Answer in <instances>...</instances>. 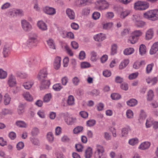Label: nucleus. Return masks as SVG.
<instances>
[{
  "instance_id": "052dcab7",
  "label": "nucleus",
  "mask_w": 158,
  "mask_h": 158,
  "mask_svg": "<svg viewBox=\"0 0 158 158\" xmlns=\"http://www.w3.org/2000/svg\"><path fill=\"white\" fill-rule=\"evenodd\" d=\"M72 81L75 85H77L80 82V80L78 77H76L72 79Z\"/></svg>"
},
{
  "instance_id": "0e129e2a",
  "label": "nucleus",
  "mask_w": 158,
  "mask_h": 158,
  "mask_svg": "<svg viewBox=\"0 0 158 158\" xmlns=\"http://www.w3.org/2000/svg\"><path fill=\"white\" fill-rule=\"evenodd\" d=\"M75 148L77 151L78 152H81L83 148V147L82 145L78 144L75 145Z\"/></svg>"
},
{
  "instance_id": "39448f33",
  "label": "nucleus",
  "mask_w": 158,
  "mask_h": 158,
  "mask_svg": "<svg viewBox=\"0 0 158 158\" xmlns=\"http://www.w3.org/2000/svg\"><path fill=\"white\" fill-rule=\"evenodd\" d=\"M43 10L45 13L51 15H54L56 13V10L54 8L48 6L44 7Z\"/></svg>"
},
{
  "instance_id": "f3484780",
  "label": "nucleus",
  "mask_w": 158,
  "mask_h": 158,
  "mask_svg": "<svg viewBox=\"0 0 158 158\" xmlns=\"http://www.w3.org/2000/svg\"><path fill=\"white\" fill-rule=\"evenodd\" d=\"M158 50V42H156L152 45L150 51L151 54L152 55L156 53Z\"/></svg>"
},
{
  "instance_id": "09e8293b",
  "label": "nucleus",
  "mask_w": 158,
  "mask_h": 158,
  "mask_svg": "<svg viewBox=\"0 0 158 158\" xmlns=\"http://www.w3.org/2000/svg\"><path fill=\"white\" fill-rule=\"evenodd\" d=\"M135 24L137 27H142L145 25V23L140 19L138 21H136L135 23Z\"/></svg>"
},
{
  "instance_id": "393cba45",
  "label": "nucleus",
  "mask_w": 158,
  "mask_h": 158,
  "mask_svg": "<svg viewBox=\"0 0 158 158\" xmlns=\"http://www.w3.org/2000/svg\"><path fill=\"white\" fill-rule=\"evenodd\" d=\"M24 98L27 101H31L33 100V98L30 94L28 92H24L23 94Z\"/></svg>"
},
{
  "instance_id": "4d7b16f0",
  "label": "nucleus",
  "mask_w": 158,
  "mask_h": 158,
  "mask_svg": "<svg viewBox=\"0 0 158 158\" xmlns=\"http://www.w3.org/2000/svg\"><path fill=\"white\" fill-rule=\"evenodd\" d=\"M139 75L138 72H136L130 74L129 76V78L130 80H132L136 78Z\"/></svg>"
},
{
  "instance_id": "f257e3e1",
  "label": "nucleus",
  "mask_w": 158,
  "mask_h": 158,
  "mask_svg": "<svg viewBox=\"0 0 158 158\" xmlns=\"http://www.w3.org/2000/svg\"><path fill=\"white\" fill-rule=\"evenodd\" d=\"M143 17L148 20L154 21L158 19V10L157 9L148 11L143 13Z\"/></svg>"
},
{
  "instance_id": "6e6d98bb",
  "label": "nucleus",
  "mask_w": 158,
  "mask_h": 158,
  "mask_svg": "<svg viewBox=\"0 0 158 158\" xmlns=\"http://www.w3.org/2000/svg\"><path fill=\"white\" fill-rule=\"evenodd\" d=\"M16 75L21 78H24L26 77L27 75L25 73L20 72H17L16 73Z\"/></svg>"
},
{
  "instance_id": "79ce46f5",
  "label": "nucleus",
  "mask_w": 158,
  "mask_h": 158,
  "mask_svg": "<svg viewBox=\"0 0 158 158\" xmlns=\"http://www.w3.org/2000/svg\"><path fill=\"white\" fill-rule=\"evenodd\" d=\"M74 102V98L73 97L72 95H70L67 100L68 104L69 105H72Z\"/></svg>"
},
{
  "instance_id": "5fc2aeb1",
  "label": "nucleus",
  "mask_w": 158,
  "mask_h": 158,
  "mask_svg": "<svg viewBox=\"0 0 158 158\" xmlns=\"http://www.w3.org/2000/svg\"><path fill=\"white\" fill-rule=\"evenodd\" d=\"M126 115L128 118H132L133 117V112L132 111L130 110H127Z\"/></svg>"
},
{
  "instance_id": "bb28decb",
  "label": "nucleus",
  "mask_w": 158,
  "mask_h": 158,
  "mask_svg": "<svg viewBox=\"0 0 158 158\" xmlns=\"http://www.w3.org/2000/svg\"><path fill=\"white\" fill-rule=\"evenodd\" d=\"M11 98L7 94H6L4 97V103L6 105H8L11 100Z\"/></svg>"
},
{
  "instance_id": "8fccbe9b",
  "label": "nucleus",
  "mask_w": 158,
  "mask_h": 158,
  "mask_svg": "<svg viewBox=\"0 0 158 158\" xmlns=\"http://www.w3.org/2000/svg\"><path fill=\"white\" fill-rule=\"evenodd\" d=\"M148 100L149 101L151 100L153 98L154 96V94L153 91L151 90H150L149 91L148 94Z\"/></svg>"
},
{
  "instance_id": "4468645a",
  "label": "nucleus",
  "mask_w": 158,
  "mask_h": 158,
  "mask_svg": "<svg viewBox=\"0 0 158 158\" xmlns=\"http://www.w3.org/2000/svg\"><path fill=\"white\" fill-rule=\"evenodd\" d=\"M154 31L153 29L150 28L148 30L145 35V38L146 40H149L152 38L153 36Z\"/></svg>"
},
{
  "instance_id": "7c9ffc66",
  "label": "nucleus",
  "mask_w": 158,
  "mask_h": 158,
  "mask_svg": "<svg viewBox=\"0 0 158 158\" xmlns=\"http://www.w3.org/2000/svg\"><path fill=\"white\" fill-rule=\"evenodd\" d=\"M88 0H77L76 2L77 5L79 7L81 6H85Z\"/></svg>"
},
{
  "instance_id": "37998d69",
  "label": "nucleus",
  "mask_w": 158,
  "mask_h": 158,
  "mask_svg": "<svg viewBox=\"0 0 158 158\" xmlns=\"http://www.w3.org/2000/svg\"><path fill=\"white\" fill-rule=\"evenodd\" d=\"M47 138L50 142H52L54 139L53 135L52 132H49L47 135Z\"/></svg>"
},
{
  "instance_id": "aec40b11",
  "label": "nucleus",
  "mask_w": 158,
  "mask_h": 158,
  "mask_svg": "<svg viewBox=\"0 0 158 158\" xmlns=\"http://www.w3.org/2000/svg\"><path fill=\"white\" fill-rule=\"evenodd\" d=\"M105 38V36L102 33L97 34L94 37V40L98 42L102 41L104 40Z\"/></svg>"
},
{
  "instance_id": "5701e85b",
  "label": "nucleus",
  "mask_w": 158,
  "mask_h": 158,
  "mask_svg": "<svg viewBox=\"0 0 158 158\" xmlns=\"http://www.w3.org/2000/svg\"><path fill=\"white\" fill-rule=\"evenodd\" d=\"M129 60L128 59L123 60L119 65V69H123L125 68L129 64Z\"/></svg>"
},
{
  "instance_id": "603ef678",
  "label": "nucleus",
  "mask_w": 158,
  "mask_h": 158,
  "mask_svg": "<svg viewBox=\"0 0 158 158\" xmlns=\"http://www.w3.org/2000/svg\"><path fill=\"white\" fill-rule=\"evenodd\" d=\"M39 133V130L37 127L34 128L31 132V135L33 136H35L37 135Z\"/></svg>"
},
{
  "instance_id": "7ed1b4c3",
  "label": "nucleus",
  "mask_w": 158,
  "mask_h": 158,
  "mask_svg": "<svg viewBox=\"0 0 158 158\" xmlns=\"http://www.w3.org/2000/svg\"><path fill=\"white\" fill-rule=\"evenodd\" d=\"M142 34V32L140 30H135L133 31L129 40V42L134 44L137 41L138 38Z\"/></svg>"
},
{
  "instance_id": "2eb2a0df",
  "label": "nucleus",
  "mask_w": 158,
  "mask_h": 158,
  "mask_svg": "<svg viewBox=\"0 0 158 158\" xmlns=\"http://www.w3.org/2000/svg\"><path fill=\"white\" fill-rule=\"evenodd\" d=\"M61 60V58L60 57L57 56L56 57L54 63V68L55 69H58L60 68Z\"/></svg>"
},
{
  "instance_id": "c9c22d12",
  "label": "nucleus",
  "mask_w": 158,
  "mask_h": 158,
  "mask_svg": "<svg viewBox=\"0 0 158 158\" xmlns=\"http://www.w3.org/2000/svg\"><path fill=\"white\" fill-rule=\"evenodd\" d=\"M16 124L19 127H26L27 126V125L25 123L21 121H17L16 122Z\"/></svg>"
},
{
  "instance_id": "72a5a7b5",
  "label": "nucleus",
  "mask_w": 158,
  "mask_h": 158,
  "mask_svg": "<svg viewBox=\"0 0 158 158\" xmlns=\"http://www.w3.org/2000/svg\"><path fill=\"white\" fill-rule=\"evenodd\" d=\"M139 52L140 55H143L146 52V48L145 45L142 44H141L139 48Z\"/></svg>"
},
{
  "instance_id": "e433bc0d",
  "label": "nucleus",
  "mask_w": 158,
  "mask_h": 158,
  "mask_svg": "<svg viewBox=\"0 0 158 158\" xmlns=\"http://www.w3.org/2000/svg\"><path fill=\"white\" fill-rule=\"evenodd\" d=\"M83 127L81 126H77L73 129V133L75 134H78L81 132L83 129Z\"/></svg>"
},
{
  "instance_id": "1a4fd4ad",
  "label": "nucleus",
  "mask_w": 158,
  "mask_h": 158,
  "mask_svg": "<svg viewBox=\"0 0 158 158\" xmlns=\"http://www.w3.org/2000/svg\"><path fill=\"white\" fill-rule=\"evenodd\" d=\"M50 84V82L49 80L42 81L40 86V90H42L48 89Z\"/></svg>"
},
{
  "instance_id": "9d476101",
  "label": "nucleus",
  "mask_w": 158,
  "mask_h": 158,
  "mask_svg": "<svg viewBox=\"0 0 158 158\" xmlns=\"http://www.w3.org/2000/svg\"><path fill=\"white\" fill-rule=\"evenodd\" d=\"M11 48L8 44L5 45L3 48V54L4 57L8 56L10 53Z\"/></svg>"
},
{
  "instance_id": "e2e57ef3",
  "label": "nucleus",
  "mask_w": 158,
  "mask_h": 158,
  "mask_svg": "<svg viewBox=\"0 0 158 158\" xmlns=\"http://www.w3.org/2000/svg\"><path fill=\"white\" fill-rule=\"evenodd\" d=\"M24 144L22 142H20L17 144L16 147L17 149L19 150L23 148Z\"/></svg>"
},
{
  "instance_id": "3c124183",
  "label": "nucleus",
  "mask_w": 158,
  "mask_h": 158,
  "mask_svg": "<svg viewBox=\"0 0 158 158\" xmlns=\"http://www.w3.org/2000/svg\"><path fill=\"white\" fill-rule=\"evenodd\" d=\"M100 16V13L98 12H94L92 15V17L94 20L98 19Z\"/></svg>"
},
{
  "instance_id": "49530a36",
  "label": "nucleus",
  "mask_w": 158,
  "mask_h": 158,
  "mask_svg": "<svg viewBox=\"0 0 158 158\" xmlns=\"http://www.w3.org/2000/svg\"><path fill=\"white\" fill-rule=\"evenodd\" d=\"M133 22L135 23L136 21L140 19V15L139 14H135L133 15L132 17Z\"/></svg>"
},
{
  "instance_id": "a878e982",
  "label": "nucleus",
  "mask_w": 158,
  "mask_h": 158,
  "mask_svg": "<svg viewBox=\"0 0 158 158\" xmlns=\"http://www.w3.org/2000/svg\"><path fill=\"white\" fill-rule=\"evenodd\" d=\"M90 55H91V60L93 62L96 61L98 59L97 53L94 51H92L91 52Z\"/></svg>"
},
{
  "instance_id": "69168bd1",
  "label": "nucleus",
  "mask_w": 158,
  "mask_h": 158,
  "mask_svg": "<svg viewBox=\"0 0 158 158\" xmlns=\"http://www.w3.org/2000/svg\"><path fill=\"white\" fill-rule=\"evenodd\" d=\"M37 37V35L36 34L31 32L29 35V39H35V40H38Z\"/></svg>"
},
{
  "instance_id": "f03ea898",
  "label": "nucleus",
  "mask_w": 158,
  "mask_h": 158,
  "mask_svg": "<svg viewBox=\"0 0 158 158\" xmlns=\"http://www.w3.org/2000/svg\"><path fill=\"white\" fill-rule=\"evenodd\" d=\"M149 4L145 2L139 1L135 3L134 8L136 10H143L148 8Z\"/></svg>"
},
{
  "instance_id": "423d86ee",
  "label": "nucleus",
  "mask_w": 158,
  "mask_h": 158,
  "mask_svg": "<svg viewBox=\"0 0 158 158\" xmlns=\"http://www.w3.org/2000/svg\"><path fill=\"white\" fill-rule=\"evenodd\" d=\"M99 4V8L101 10L107 9L109 5V3L105 0H99L97 1Z\"/></svg>"
},
{
  "instance_id": "f8f14e48",
  "label": "nucleus",
  "mask_w": 158,
  "mask_h": 158,
  "mask_svg": "<svg viewBox=\"0 0 158 158\" xmlns=\"http://www.w3.org/2000/svg\"><path fill=\"white\" fill-rule=\"evenodd\" d=\"M16 84V81L14 76L12 74L10 75L9 77L8 84L10 87H13Z\"/></svg>"
},
{
  "instance_id": "de8ad7c7",
  "label": "nucleus",
  "mask_w": 158,
  "mask_h": 158,
  "mask_svg": "<svg viewBox=\"0 0 158 158\" xmlns=\"http://www.w3.org/2000/svg\"><path fill=\"white\" fill-rule=\"evenodd\" d=\"M96 123V121L94 119L89 120L86 122V124L88 127H92L94 126Z\"/></svg>"
},
{
  "instance_id": "473e14b6",
  "label": "nucleus",
  "mask_w": 158,
  "mask_h": 158,
  "mask_svg": "<svg viewBox=\"0 0 158 158\" xmlns=\"http://www.w3.org/2000/svg\"><path fill=\"white\" fill-rule=\"evenodd\" d=\"M139 142V139L137 138H132L130 139L129 141V144L132 146L137 144Z\"/></svg>"
},
{
  "instance_id": "6ab92c4d",
  "label": "nucleus",
  "mask_w": 158,
  "mask_h": 158,
  "mask_svg": "<svg viewBox=\"0 0 158 158\" xmlns=\"http://www.w3.org/2000/svg\"><path fill=\"white\" fill-rule=\"evenodd\" d=\"M37 25L39 29L42 31H45L47 29V25L42 21H39Z\"/></svg>"
},
{
  "instance_id": "c756f323",
  "label": "nucleus",
  "mask_w": 158,
  "mask_h": 158,
  "mask_svg": "<svg viewBox=\"0 0 158 158\" xmlns=\"http://www.w3.org/2000/svg\"><path fill=\"white\" fill-rule=\"evenodd\" d=\"M24 105L22 103H20L18 106V112L19 114H21L24 111Z\"/></svg>"
},
{
  "instance_id": "cd10ccee",
  "label": "nucleus",
  "mask_w": 158,
  "mask_h": 158,
  "mask_svg": "<svg viewBox=\"0 0 158 158\" xmlns=\"http://www.w3.org/2000/svg\"><path fill=\"white\" fill-rule=\"evenodd\" d=\"M49 47L51 49H55V44L53 40L52 39H49L47 41Z\"/></svg>"
},
{
  "instance_id": "6e6552de",
  "label": "nucleus",
  "mask_w": 158,
  "mask_h": 158,
  "mask_svg": "<svg viewBox=\"0 0 158 158\" xmlns=\"http://www.w3.org/2000/svg\"><path fill=\"white\" fill-rule=\"evenodd\" d=\"M48 75L47 70L46 68H44L40 70L39 73L37 78L39 80H42L43 78L47 77Z\"/></svg>"
},
{
  "instance_id": "a18cd8bd",
  "label": "nucleus",
  "mask_w": 158,
  "mask_h": 158,
  "mask_svg": "<svg viewBox=\"0 0 158 158\" xmlns=\"http://www.w3.org/2000/svg\"><path fill=\"white\" fill-rule=\"evenodd\" d=\"M130 13L129 10H125L121 13L120 17L121 18H124L130 14Z\"/></svg>"
},
{
  "instance_id": "412c9836",
  "label": "nucleus",
  "mask_w": 158,
  "mask_h": 158,
  "mask_svg": "<svg viewBox=\"0 0 158 158\" xmlns=\"http://www.w3.org/2000/svg\"><path fill=\"white\" fill-rule=\"evenodd\" d=\"M66 13L67 15L70 19H75V13L73 10L68 8L66 10Z\"/></svg>"
},
{
  "instance_id": "2f4dec72",
  "label": "nucleus",
  "mask_w": 158,
  "mask_h": 158,
  "mask_svg": "<svg viewBox=\"0 0 158 158\" xmlns=\"http://www.w3.org/2000/svg\"><path fill=\"white\" fill-rule=\"evenodd\" d=\"M33 84L34 83L32 81L27 82L23 84V86L25 89H29L31 87Z\"/></svg>"
},
{
  "instance_id": "0eeeda50",
  "label": "nucleus",
  "mask_w": 158,
  "mask_h": 158,
  "mask_svg": "<svg viewBox=\"0 0 158 158\" xmlns=\"http://www.w3.org/2000/svg\"><path fill=\"white\" fill-rule=\"evenodd\" d=\"M23 28L26 31H29L31 29V26L30 23L25 20L21 21Z\"/></svg>"
},
{
  "instance_id": "680f3d73",
  "label": "nucleus",
  "mask_w": 158,
  "mask_h": 158,
  "mask_svg": "<svg viewBox=\"0 0 158 158\" xmlns=\"http://www.w3.org/2000/svg\"><path fill=\"white\" fill-rule=\"evenodd\" d=\"M90 64L88 62H85L82 63L81 64V66L82 68H86L89 67Z\"/></svg>"
},
{
  "instance_id": "4c0bfd02",
  "label": "nucleus",
  "mask_w": 158,
  "mask_h": 158,
  "mask_svg": "<svg viewBox=\"0 0 158 158\" xmlns=\"http://www.w3.org/2000/svg\"><path fill=\"white\" fill-rule=\"evenodd\" d=\"M52 98V95L50 93L48 94L45 95L44 98V101L45 102H49Z\"/></svg>"
},
{
  "instance_id": "ea45409f",
  "label": "nucleus",
  "mask_w": 158,
  "mask_h": 158,
  "mask_svg": "<svg viewBox=\"0 0 158 158\" xmlns=\"http://www.w3.org/2000/svg\"><path fill=\"white\" fill-rule=\"evenodd\" d=\"M153 66V64H150L147 65L146 69V73L147 74H149L151 72Z\"/></svg>"
},
{
  "instance_id": "4be33fe9",
  "label": "nucleus",
  "mask_w": 158,
  "mask_h": 158,
  "mask_svg": "<svg viewBox=\"0 0 158 158\" xmlns=\"http://www.w3.org/2000/svg\"><path fill=\"white\" fill-rule=\"evenodd\" d=\"M92 155V149L90 147L87 148L85 152V158H90Z\"/></svg>"
},
{
  "instance_id": "20e7f679",
  "label": "nucleus",
  "mask_w": 158,
  "mask_h": 158,
  "mask_svg": "<svg viewBox=\"0 0 158 158\" xmlns=\"http://www.w3.org/2000/svg\"><path fill=\"white\" fill-rule=\"evenodd\" d=\"M104 150L103 147L99 145L98 146L97 150L95 151L94 154L95 158H105V156L103 154Z\"/></svg>"
},
{
  "instance_id": "13d9d810",
  "label": "nucleus",
  "mask_w": 158,
  "mask_h": 158,
  "mask_svg": "<svg viewBox=\"0 0 158 158\" xmlns=\"http://www.w3.org/2000/svg\"><path fill=\"white\" fill-rule=\"evenodd\" d=\"M105 16L107 19H110L114 17V14L112 12H108L106 13Z\"/></svg>"
},
{
  "instance_id": "c85d7f7f",
  "label": "nucleus",
  "mask_w": 158,
  "mask_h": 158,
  "mask_svg": "<svg viewBox=\"0 0 158 158\" xmlns=\"http://www.w3.org/2000/svg\"><path fill=\"white\" fill-rule=\"evenodd\" d=\"M134 51L133 48H130L126 49L123 51L124 54L125 55H128L132 54Z\"/></svg>"
},
{
  "instance_id": "864d4df0",
  "label": "nucleus",
  "mask_w": 158,
  "mask_h": 158,
  "mask_svg": "<svg viewBox=\"0 0 158 158\" xmlns=\"http://www.w3.org/2000/svg\"><path fill=\"white\" fill-rule=\"evenodd\" d=\"M12 113L13 111L12 110L7 109H4L2 110V113L4 115L11 114Z\"/></svg>"
},
{
  "instance_id": "338daca9",
  "label": "nucleus",
  "mask_w": 158,
  "mask_h": 158,
  "mask_svg": "<svg viewBox=\"0 0 158 158\" xmlns=\"http://www.w3.org/2000/svg\"><path fill=\"white\" fill-rule=\"evenodd\" d=\"M9 136L11 139L14 140L16 138V135L15 132L11 131L9 133Z\"/></svg>"
},
{
  "instance_id": "58836bf2",
  "label": "nucleus",
  "mask_w": 158,
  "mask_h": 158,
  "mask_svg": "<svg viewBox=\"0 0 158 158\" xmlns=\"http://www.w3.org/2000/svg\"><path fill=\"white\" fill-rule=\"evenodd\" d=\"M52 88L55 91H59L62 88V87L60 85V84L57 83L54 85Z\"/></svg>"
},
{
  "instance_id": "9b49d317",
  "label": "nucleus",
  "mask_w": 158,
  "mask_h": 158,
  "mask_svg": "<svg viewBox=\"0 0 158 158\" xmlns=\"http://www.w3.org/2000/svg\"><path fill=\"white\" fill-rule=\"evenodd\" d=\"M38 43V40L35 39H28L27 42V46L29 48H31L36 45Z\"/></svg>"
},
{
  "instance_id": "f704fd0d",
  "label": "nucleus",
  "mask_w": 158,
  "mask_h": 158,
  "mask_svg": "<svg viewBox=\"0 0 158 158\" xmlns=\"http://www.w3.org/2000/svg\"><path fill=\"white\" fill-rule=\"evenodd\" d=\"M153 120L152 118H147L146 123V127L147 128L150 127L153 124Z\"/></svg>"
},
{
  "instance_id": "774afa93",
  "label": "nucleus",
  "mask_w": 158,
  "mask_h": 158,
  "mask_svg": "<svg viewBox=\"0 0 158 158\" xmlns=\"http://www.w3.org/2000/svg\"><path fill=\"white\" fill-rule=\"evenodd\" d=\"M120 87L123 90H127L128 89V85L127 83L124 82L121 84Z\"/></svg>"
},
{
  "instance_id": "dca6fc26",
  "label": "nucleus",
  "mask_w": 158,
  "mask_h": 158,
  "mask_svg": "<svg viewBox=\"0 0 158 158\" xmlns=\"http://www.w3.org/2000/svg\"><path fill=\"white\" fill-rule=\"evenodd\" d=\"M146 81L148 84L151 83L152 85L155 84L158 81V78L156 77H148L146 79Z\"/></svg>"
},
{
  "instance_id": "a19ab883",
  "label": "nucleus",
  "mask_w": 158,
  "mask_h": 158,
  "mask_svg": "<svg viewBox=\"0 0 158 158\" xmlns=\"http://www.w3.org/2000/svg\"><path fill=\"white\" fill-rule=\"evenodd\" d=\"M117 46L115 44H114L112 46L111 54L114 55L117 53Z\"/></svg>"
},
{
  "instance_id": "bf43d9fd",
  "label": "nucleus",
  "mask_w": 158,
  "mask_h": 158,
  "mask_svg": "<svg viewBox=\"0 0 158 158\" xmlns=\"http://www.w3.org/2000/svg\"><path fill=\"white\" fill-rule=\"evenodd\" d=\"M113 23H112L110 22L104 24L103 25V28L105 29H108L110 28L112 26Z\"/></svg>"
},
{
  "instance_id": "c03bdc74",
  "label": "nucleus",
  "mask_w": 158,
  "mask_h": 158,
  "mask_svg": "<svg viewBox=\"0 0 158 158\" xmlns=\"http://www.w3.org/2000/svg\"><path fill=\"white\" fill-rule=\"evenodd\" d=\"M7 73L2 69H0V78L4 79L7 76Z\"/></svg>"
},
{
  "instance_id": "a211bd4d",
  "label": "nucleus",
  "mask_w": 158,
  "mask_h": 158,
  "mask_svg": "<svg viewBox=\"0 0 158 158\" xmlns=\"http://www.w3.org/2000/svg\"><path fill=\"white\" fill-rule=\"evenodd\" d=\"M127 105L130 107H134L138 104L137 101L135 99L131 98L127 101Z\"/></svg>"
},
{
  "instance_id": "ddd939ff",
  "label": "nucleus",
  "mask_w": 158,
  "mask_h": 158,
  "mask_svg": "<svg viewBox=\"0 0 158 158\" xmlns=\"http://www.w3.org/2000/svg\"><path fill=\"white\" fill-rule=\"evenodd\" d=\"M150 143L148 142H145L142 143L139 146L138 148L141 150L148 149L150 146Z\"/></svg>"
},
{
  "instance_id": "b1692460",
  "label": "nucleus",
  "mask_w": 158,
  "mask_h": 158,
  "mask_svg": "<svg viewBox=\"0 0 158 158\" xmlns=\"http://www.w3.org/2000/svg\"><path fill=\"white\" fill-rule=\"evenodd\" d=\"M129 130H130L129 127L123 128L121 130V132L120 134L121 137H126L128 134Z\"/></svg>"
}]
</instances>
